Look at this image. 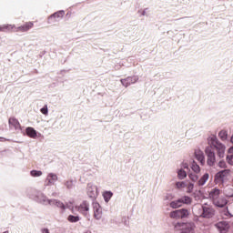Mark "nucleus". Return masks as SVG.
Wrapping results in <instances>:
<instances>
[{
	"mask_svg": "<svg viewBox=\"0 0 233 233\" xmlns=\"http://www.w3.org/2000/svg\"><path fill=\"white\" fill-rule=\"evenodd\" d=\"M208 143L210 145L212 148H215L217 150V156L219 157V159H223L225 157V151L227 150V146L225 144L221 143L218 137L212 136L208 138Z\"/></svg>",
	"mask_w": 233,
	"mask_h": 233,
	"instance_id": "1",
	"label": "nucleus"
},
{
	"mask_svg": "<svg viewBox=\"0 0 233 233\" xmlns=\"http://www.w3.org/2000/svg\"><path fill=\"white\" fill-rule=\"evenodd\" d=\"M188 209L187 208H181V209H177L175 211H171L169 213V217L172 219H185V218H188L189 216Z\"/></svg>",
	"mask_w": 233,
	"mask_h": 233,
	"instance_id": "2",
	"label": "nucleus"
},
{
	"mask_svg": "<svg viewBox=\"0 0 233 233\" xmlns=\"http://www.w3.org/2000/svg\"><path fill=\"white\" fill-rule=\"evenodd\" d=\"M205 154L208 157L207 163L208 167H214L216 165V152L212 149V147H207L205 148Z\"/></svg>",
	"mask_w": 233,
	"mask_h": 233,
	"instance_id": "3",
	"label": "nucleus"
},
{
	"mask_svg": "<svg viewBox=\"0 0 233 233\" xmlns=\"http://www.w3.org/2000/svg\"><path fill=\"white\" fill-rule=\"evenodd\" d=\"M201 211L200 218H204L205 219H210L216 215V210L207 206V204L201 206Z\"/></svg>",
	"mask_w": 233,
	"mask_h": 233,
	"instance_id": "4",
	"label": "nucleus"
},
{
	"mask_svg": "<svg viewBox=\"0 0 233 233\" xmlns=\"http://www.w3.org/2000/svg\"><path fill=\"white\" fill-rule=\"evenodd\" d=\"M86 192L88 198L92 199V201H96L99 193L97 192V186L94 185V183H88L86 187Z\"/></svg>",
	"mask_w": 233,
	"mask_h": 233,
	"instance_id": "5",
	"label": "nucleus"
},
{
	"mask_svg": "<svg viewBox=\"0 0 233 233\" xmlns=\"http://www.w3.org/2000/svg\"><path fill=\"white\" fill-rule=\"evenodd\" d=\"M31 199H34L36 201V203H39L40 205H45L46 207L47 205H50V199L47 196L44 195L42 192H38L35 194V197H29Z\"/></svg>",
	"mask_w": 233,
	"mask_h": 233,
	"instance_id": "6",
	"label": "nucleus"
},
{
	"mask_svg": "<svg viewBox=\"0 0 233 233\" xmlns=\"http://www.w3.org/2000/svg\"><path fill=\"white\" fill-rule=\"evenodd\" d=\"M75 209H76L77 212L86 218V216H88V212L90 211V203H88L86 200H84L79 206H76Z\"/></svg>",
	"mask_w": 233,
	"mask_h": 233,
	"instance_id": "7",
	"label": "nucleus"
},
{
	"mask_svg": "<svg viewBox=\"0 0 233 233\" xmlns=\"http://www.w3.org/2000/svg\"><path fill=\"white\" fill-rule=\"evenodd\" d=\"M181 228L180 233H195L196 224L194 222L178 223Z\"/></svg>",
	"mask_w": 233,
	"mask_h": 233,
	"instance_id": "8",
	"label": "nucleus"
},
{
	"mask_svg": "<svg viewBox=\"0 0 233 233\" xmlns=\"http://www.w3.org/2000/svg\"><path fill=\"white\" fill-rule=\"evenodd\" d=\"M94 218L99 221L103 218V208L96 201H93Z\"/></svg>",
	"mask_w": 233,
	"mask_h": 233,
	"instance_id": "9",
	"label": "nucleus"
},
{
	"mask_svg": "<svg viewBox=\"0 0 233 233\" xmlns=\"http://www.w3.org/2000/svg\"><path fill=\"white\" fill-rule=\"evenodd\" d=\"M139 81V76H127V78H123L120 80L121 85L125 86V88H128L130 85H134Z\"/></svg>",
	"mask_w": 233,
	"mask_h": 233,
	"instance_id": "10",
	"label": "nucleus"
},
{
	"mask_svg": "<svg viewBox=\"0 0 233 233\" xmlns=\"http://www.w3.org/2000/svg\"><path fill=\"white\" fill-rule=\"evenodd\" d=\"M215 227L220 233H227L230 230V224L225 220L216 223Z\"/></svg>",
	"mask_w": 233,
	"mask_h": 233,
	"instance_id": "11",
	"label": "nucleus"
},
{
	"mask_svg": "<svg viewBox=\"0 0 233 233\" xmlns=\"http://www.w3.org/2000/svg\"><path fill=\"white\" fill-rule=\"evenodd\" d=\"M59 179L57 177V174L56 173H49L46 176V181H45V187H52L56 185V182Z\"/></svg>",
	"mask_w": 233,
	"mask_h": 233,
	"instance_id": "12",
	"label": "nucleus"
},
{
	"mask_svg": "<svg viewBox=\"0 0 233 233\" xmlns=\"http://www.w3.org/2000/svg\"><path fill=\"white\" fill-rule=\"evenodd\" d=\"M63 17H65V11L64 10L57 11L48 17V23L49 24L57 23V21H59V19H63Z\"/></svg>",
	"mask_w": 233,
	"mask_h": 233,
	"instance_id": "13",
	"label": "nucleus"
},
{
	"mask_svg": "<svg viewBox=\"0 0 233 233\" xmlns=\"http://www.w3.org/2000/svg\"><path fill=\"white\" fill-rule=\"evenodd\" d=\"M33 27H34V23L27 22L24 25H20L18 27H15V25H14L13 32H28V30H30V28H33Z\"/></svg>",
	"mask_w": 233,
	"mask_h": 233,
	"instance_id": "14",
	"label": "nucleus"
},
{
	"mask_svg": "<svg viewBox=\"0 0 233 233\" xmlns=\"http://www.w3.org/2000/svg\"><path fill=\"white\" fill-rule=\"evenodd\" d=\"M228 174H230V169H224V170L218 171L215 175V179H216V181H218L219 183H223V181H225L226 176Z\"/></svg>",
	"mask_w": 233,
	"mask_h": 233,
	"instance_id": "15",
	"label": "nucleus"
},
{
	"mask_svg": "<svg viewBox=\"0 0 233 233\" xmlns=\"http://www.w3.org/2000/svg\"><path fill=\"white\" fill-rule=\"evenodd\" d=\"M49 205L50 207H57V208H61L63 212L66 210V206H65V204L59 199H56V198L50 199Z\"/></svg>",
	"mask_w": 233,
	"mask_h": 233,
	"instance_id": "16",
	"label": "nucleus"
},
{
	"mask_svg": "<svg viewBox=\"0 0 233 233\" xmlns=\"http://www.w3.org/2000/svg\"><path fill=\"white\" fill-rule=\"evenodd\" d=\"M194 156L197 161H199L200 165H205V153L200 149H196Z\"/></svg>",
	"mask_w": 233,
	"mask_h": 233,
	"instance_id": "17",
	"label": "nucleus"
},
{
	"mask_svg": "<svg viewBox=\"0 0 233 233\" xmlns=\"http://www.w3.org/2000/svg\"><path fill=\"white\" fill-rule=\"evenodd\" d=\"M219 194H221V191H220L219 188H218V187L213 188V189L209 192V198H210V199H212L213 203H214L215 201H217V199H218Z\"/></svg>",
	"mask_w": 233,
	"mask_h": 233,
	"instance_id": "18",
	"label": "nucleus"
},
{
	"mask_svg": "<svg viewBox=\"0 0 233 233\" xmlns=\"http://www.w3.org/2000/svg\"><path fill=\"white\" fill-rule=\"evenodd\" d=\"M8 123L10 127H14L15 130H21V124L17 118L10 117Z\"/></svg>",
	"mask_w": 233,
	"mask_h": 233,
	"instance_id": "19",
	"label": "nucleus"
},
{
	"mask_svg": "<svg viewBox=\"0 0 233 233\" xmlns=\"http://www.w3.org/2000/svg\"><path fill=\"white\" fill-rule=\"evenodd\" d=\"M25 134L28 137H31L32 139H35V137H37V131L34 127H26Z\"/></svg>",
	"mask_w": 233,
	"mask_h": 233,
	"instance_id": "20",
	"label": "nucleus"
},
{
	"mask_svg": "<svg viewBox=\"0 0 233 233\" xmlns=\"http://www.w3.org/2000/svg\"><path fill=\"white\" fill-rule=\"evenodd\" d=\"M210 177V175L208 173H205L200 179L198 181V187H203L207 181H208V178Z\"/></svg>",
	"mask_w": 233,
	"mask_h": 233,
	"instance_id": "21",
	"label": "nucleus"
},
{
	"mask_svg": "<svg viewBox=\"0 0 233 233\" xmlns=\"http://www.w3.org/2000/svg\"><path fill=\"white\" fill-rule=\"evenodd\" d=\"M169 207L170 208H179L181 207H183V204L181 202V199L178 198L177 200H173L169 203Z\"/></svg>",
	"mask_w": 233,
	"mask_h": 233,
	"instance_id": "22",
	"label": "nucleus"
},
{
	"mask_svg": "<svg viewBox=\"0 0 233 233\" xmlns=\"http://www.w3.org/2000/svg\"><path fill=\"white\" fill-rule=\"evenodd\" d=\"M213 203L216 207H218V208H224L228 201L226 200V198H221L219 200H215Z\"/></svg>",
	"mask_w": 233,
	"mask_h": 233,
	"instance_id": "23",
	"label": "nucleus"
},
{
	"mask_svg": "<svg viewBox=\"0 0 233 233\" xmlns=\"http://www.w3.org/2000/svg\"><path fill=\"white\" fill-rule=\"evenodd\" d=\"M67 221L69 223H77L78 221H81V217H79V215H69L67 217Z\"/></svg>",
	"mask_w": 233,
	"mask_h": 233,
	"instance_id": "24",
	"label": "nucleus"
},
{
	"mask_svg": "<svg viewBox=\"0 0 233 233\" xmlns=\"http://www.w3.org/2000/svg\"><path fill=\"white\" fill-rule=\"evenodd\" d=\"M190 168L195 172V174H199L201 172V167L195 160L192 161Z\"/></svg>",
	"mask_w": 233,
	"mask_h": 233,
	"instance_id": "25",
	"label": "nucleus"
},
{
	"mask_svg": "<svg viewBox=\"0 0 233 233\" xmlns=\"http://www.w3.org/2000/svg\"><path fill=\"white\" fill-rule=\"evenodd\" d=\"M177 179L183 180L185 179V177H187V171H185V169L183 168L177 169Z\"/></svg>",
	"mask_w": 233,
	"mask_h": 233,
	"instance_id": "26",
	"label": "nucleus"
},
{
	"mask_svg": "<svg viewBox=\"0 0 233 233\" xmlns=\"http://www.w3.org/2000/svg\"><path fill=\"white\" fill-rule=\"evenodd\" d=\"M112 196H114V193L112 191H105L103 193L104 201L106 203H108V201H110V199H112Z\"/></svg>",
	"mask_w": 233,
	"mask_h": 233,
	"instance_id": "27",
	"label": "nucleus"
},
{
	"mask_svg": "<svg viewBox=\"0 0 233 233\" xmlns=\"http://www.w3.org/2000/svg\"><path fill=\"white\" fill-rule=\"evenodd\" d=\"M14 25H0V32H12Z\"/></svg>",
	"mask_w": 233,
	"mask_h": 233,
	"instance_id": "28",
	"label": "nucleus"
},
{
	"mask_svg": "<svg viewBox=\"0 0 233 233\" xmlns=\"http://www.w3.org/2000/svg\"><path fill=\"white\" fill-rule=\"evenodd\" d=\"M182 205H190L192 203V198L188 197V196H184L182 198H179Z\"/></svg>",
	"mask_w": 233,
	"mask_h": 233,
	"instance_id": "29",
	"label": "nucleus"
},
{
	"mask_svg": "<svg viewBox=\"0 0 233 233\" xmlns=\"http://www.w3.org/2000/svg\"><path fill=\"white\" fill-rule=\"evenodd\" d=\"M218 137H220L221 141H227L228 137V133L226 130H221L218 133Z\"/></svg>",
	"mask_w": 233,
	"mask_h": 233,
	"instance_id": "30",
	"label": "nucleus"
},
{
	"mask_svg": "<svg viewBox=\"0 0 233 233\" xmlns=\"http://www.w3.org/2000/svg\"><path fill=\"white\" fill-rule=\"evenodd\" d=\"M30 176H32V177H41L43 171L33 169L30 171Z\"/></svg>",
	"mask_w": 233,
	"mask_h": 233,
	"instance_id": "31",
	"label": "nucleus"
},
{
	"mask_svg": "<svg viewBox=\"0 0 233 233\" xmlns=\"http://www.w3.org/2000/svg\"><path fill=\"white\" fill-rule=\"evenodd\" d=\"M64 185L67 190H72L74 188V180H66L64 182Z\"/></svg>",
	"mask_w": 233,
	"mask_h": 233,
	"instance_id": "32",
	"label": "nucleus"
},
{
	"mask_svg": "<svg viewBox=\"0 0 233 233\" xmlns=\"http://www.w3.org/2000/svg\"><path fill=\"white\" fill-rule=\"evenodd\" d=\"M188 177H189V179H191V181H193L194 183H196V181H198V179H199V176H198L196 173H189V174H188Z\"/></svg>",
	"mask_w": 233,
	"mask_h": 233,
	"instance_id": "33",
	"label": "nucleus"
},
{
	"mask_svg": "<svg viewBox=\"0 0 233 233\" xmlns=\"http://www.w3.org/2000/svg\"><path fill=\"white\" fill-rule=\"evenodd\" d=\"M41 114L44 116H48V106L45 105L41 109H40Z\"/></svg>",
	"mask_w": 233,
	"mask_h": 233,
	"instance_id": "34",
	"label": "nucleus"
},
{
	"mask_svg": "<svg viewBox=\"0 0 233 233\" xmlns=\"http://www.w3.org/2000/svg\"><path fill=\"white\" fill-rule=\"evenodd\" d=\"M180 168H182V170H190V167H188V163L187 162H182L180 164Z\"/></svg>",
	"mask_w": 233,
	"mask_h": 233,
	"instance_id": "35",
	"label": "nucleus"
},
{
	"mask_svg": "<svg viewBox=\"0 0 233 233\" xmlns=\"http://www.w3.org/2000/svg\"><path fill=\"white\" fill-rule=\"evenodd\" d=\"M176 187L177 188H185L187 187V183L186 182H177L176 183Z\"/></svg>",
	"mask_w": 233,
	"mask_h": 233,
	"instance_id": "36",
	"label": "nucleus"
},
{
	"mask_svg": "<svg viewBox=\"0 0 233 233\" xmlns=\"http://www.w3.org/2000/svg\"><path fill=\"white\" fill-rule=\"evenodd\" d=\"M226 159L228 165H233V155H228Z\"/></svg>",
	"mask_w": 233,
	"mask_h": 233,
	"instance_id": "37",
	"label": "nucleus"
},
{
	"mask_svg": "<svg viewBox=\"0 0 233 233\" xmlns=\"http://www.w3.org/2000/svg\"><path fill=\"white\" fill-rule=\"evenodd\" d=\"M218 167L219 168H227V162H225V160H220L218 162Z\"/></svg>",
	"mask_w": 233,
	"mask_h": 233,
	"instance_id": "38",
	"label": "nucleus"
},
{
	"mask_svg": "<svg viewBox=\"0 0 233 233\" xmlns=\"http://www.w3.org/2000/svg\"><path fill=\"white\" fill-rule=\"evenodd\" d=\"M192 190H194V183H189L187 185V194H191Z\"/></svg>",
	"mask_w": 233,
	"mask_h": 233,
	"instance_id": "39",
	"label": "nucleus"
},
{
	"mask_svg": "<svg viewBox=\"0 0 233 233\" xmlns=\"http://www.w3.org/2000/svg\"><path fill=\"white\" fill-rule=\"evenodd\" d=\"M122 223H123L126 227H128V225H129L128 218H127V217H124V218H122Z\"/></svg>",
	"mask_w": 233,
	"mask_h": 233,
	"instance_id": "40",
	"label": "nucleus"
},
{
	"mask_svg": "<svg viewBox=\"0 0 233 233\" xmlns=\"http://www.w3.org/2000/svg\"><path fill=\"white\" fill-rule=\"evenodd\" d=\"M41 232L42 233H50V230L46 228H44L41 229Z\"/></svg>",
	"mask_w": 233,
	"mask_h": 233,
	"instance_id": "41",
	"label": "nucleus"
},
{
	"mask_svg": "<svg viewBox=\"0 0 233 233\" xmlns=\"http://www.w3.org/2000/svg\"><path fill=\"white\" fill-rule=\"evenodd\" d=\"M228 154H233V146L228 149Z\"/></svg>",
	"mask_w": 233,
	"mask_h": 233,
	"instance_id": "42",
	"label": "nucleus"
},
{
	"mask_svg": "<svg viewBox=\"0 0 233 233\" xmlns=\"http://www.w3.org/2000/svg\"><path fill=\"white\" fill-rule=\"evenodd\" d=\"M148 10V8H146L142 11L141 15H147V11Z\"/></svg>",
	"mask_w": 233,
	"mask_h": 233,
	"instance_id": "43",
	"label": "nucleus"
},
{
	"mask_svg": "<svg viewBox=\"0 0 233 233\" xmlns=\"http://www.w3.org/2000/svg\"><path fill=\"white\" fill-rule=\"evenodd\" d=\"M0 141L3 142V141H10V139L8 138H5L3 137H0Z\"/></svg>",
	"mask_w": 233,
	"mask_h": 233,
	"instance_id": "44",
	"label": "nucleus"
},
{
	"mask_svg": "<svg viewBox=\"0 0 233 233\" xmlns=\"http://www.w3.org/2000/svg\"><path fill=\"white\" fill-rule=\"evenodd\" d=\"M230 141H231V143L233 145V135L231 136Z\"/></svg>",
	"mask_w": 233,
	"mask_h": 233,
	"instance_id": "45",
	"label": "nucleus"
},
{
	"mask_svg": "<svg viewBox=\"0 0 233 233\" xmlns=\"http://www.w3.org/2000/svg\"><path fill=\"white\" fill-rule=\"evenodd\" d=\"M72 214H75V211H74V209H72Z\"/></svg>",
	"mask_w": 233,
	"mask_h": 233,
	"instance_id": "46",
	"label": "nucleus"
},
{
	"mask_svg": "<svg viewBox=\"0 0 233 233\" xmlns=\"http://www.w3.org/2000/svg\"><path fill=\"white\" fill-rule=\"evenodd\" d=\"M231 198H233V195L231 196Z\"/></svg>",
	"mask_w": 233,
	"mask_h": 233,
	"instance_id": "47",
	"label": "nucleus"
}]
</instances>
